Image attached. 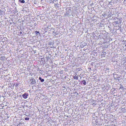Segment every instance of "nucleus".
I'll return each instance as SVG.
<instances>
[{
	"mask_svg": "<svg viewBox=\"0 0 126 126\" xmlns=\"http://www.w3.org/2000/svg\"><path fill=\"white\" fill-rule=\"evenodd\" d=\"M30 84L32 85H35L36 83V80L33 77H31L30 79Z\"/></svg>",
	"mask_w": 126,
	"mask_h": 126,
	"instance_id": "nucleus-1",
	"label": "nucleus"
},
{
	"mask_svg": "<svg viewBox=\"0 0 126 126\" xmlns=\"http://www.w3.org/2000/svg\"><path fill=\"white\" fill-rule=\"evenodd\" d=\"M71 12V9H69L64 14V16L65 17L69 16L70 15V14Z\"/></svg>",
	"mask_w": 126,
	"mask_h": 126,
	"instance_id": "nucleus-2",
	"label": "nucleus"
},
{
	"mask_svg": "<svg viewBox=\"0 0 126 126\" xmlns=\"http://www.w3.org/2000/svg\"><path fill=\"white\" fill-rule=\"evenodd\" d=\"M113 75L114 79L116 80H119V79L120 77V76L119 75L114 74V73L113 74Z\"/></svg>",
	"mask_w": 126,
	"mask_h": 126,
	"instance_id": "nucleus-3",
	"label": "nucleus"
},
{
	"mask_svg": "<svg viewBox=\"0 0 126 126\" xmlns=\"http://www.w3.org/2000/svg\"><path fill=\"white\" fill-rule=\"evenodd\" d=\"M92 34L93 36V38L94 39H98V37L97 35H96V32H94L92 33Z\"/></svg>",
	"mask_w": 126,
	"mask_h": 126,
	"instance_id": "nucleus-4",
	"label": "nucleus"
},
{
	"mask_svg": "<svg viewBox=\"0 0 126 126\" xmlns=\"http://www.w3.org/2000/svg\"><path fill=\"white\" fill-rule=\"evenodd\" d=\"M28 94L27 93H25L22 95V97L24 99H26L27 98V96Z\"/></svg>",
	"mask_w": 126,
	"mask_h": 126,
	"instance_id": "nucleus-5",
	"label": "nucleus"
},
{
	"mask_svg": "<svg viewBox=\"0 0 126 126\" xmlns=\"http://www.w3.org/2000/svg\"><path fill=\"white\" fill-rule=\"evenodd\" d=\"M87 45V43H81L80 45V47L81 48H83L85 46H86Z\"/></svg>",
	"mask_w": 126,
	"mask_h": 126,
	"instance_id": "nucleus-6",
	"label": "nucleus"
},
{
	"mask_svg": "<svg viewBox=\"0 0 126 126\" xmlns=\"http://www.w3.org/2000/svg\"><path fill=\"white\" fill-rule=\"evenodd\" d=\"M103 35V34L101 33L99 35L98 37V39H102V38H104V37Z\"/></svg>",
	"mask_w": 126,
	"mask_h": 126,
	"instance_id": "nucleus-7",
	"label": "nucleus"
},
{
	"mask_svg": "<svg viewBox=\"0 0 126 126\" xmlns=\"http://www.w3.org/2000/svg\"><path fill=\"white\" fill-rule=\"evenodd\" d=\"M19 4V5L20 4V3H24L25 2V1L24 0H18Z\"/></svg>",
	"mask_w": 126,
	"mask_h": 126,
	"instance_id": "nucleus-8",
	"label": "nucleus"
},
{
	"mask_svg": "<svg viewBox=\"0 0 126 126\" xmlns=\"http://www.w3.org/2000/svg\"><path fill=\"white\" fill-rule=\"evenodd\" d=\"M125 89V88L122 85L120 86V87L119 88V89H121L122 91H123Z\"/></svg>",
	"mask_w": 126,
	"mask_h": 126,
	"instance_id": "nucleus-9",
	"label": "nucleus"
},
{
	"mask_svg": "<svg viewBox=\"0 0 126 126\" xmlns=\"http://www.w3.org/2000/svg\"><path fill=\"white\" fill-rule=\"evenodd\" d=\"M39 79L40 80L41 82H43L44 81V79H42L41 77H39Z\"/></svg>",
	"mask_w": 126,
	"mask_h": 126,
	"instance_id": "nucleus-10",
	"label": "nucleus"
},
{
	"mask_svg": "<svg viewBox=\"0 0 126 126\" xmlns=\"http://www.w3.org/2000/svg\"><path fill=\"white\" fill-rule=\"evenodd\" d=\"M81 83H83L84 85L86 84V82L85 80H83L81 81Z\"/></svg>",
	"mask_w": 126,
	"mask_h": 126,
	"instance_id": "nucleus-11",
	"label": "nucleus"
},
{
	"mask_svg": "<svg viewBox=\"0 0 126 126\" xmlns=\"http://www.w3.org/2000/svg\"><path fill=\"white\" fill-rule=\"evenodd\" d=\"M125 108H122L121 109V110L123 111V113H125L126 112V110L125 109Z\"/></svg>",
	"mask_w": 126,
	"mask_h": 126,
	"instance_id": "nucleus-12",
	"label": "nucleus"
},
{
	"mask_svg": "<svg viewBox=\"0 0 126 126\" xmlns=\"http://www.w3.org/2000/svg\"><path fill=\"white\" fill-rule=\"evenodd\" d=\"M35 33L36 35H38V34H39V35L40 34V33L39 31H35Z\"/></svg>",
	"mask_w": 126,
	"mask_h": 126,
	"instance_id": "nucleus-13",
	"label": "nucleus"
},
{
	"mask_svg": "<svg viewBox=\"0 0 126 126\" xmlns=\"http://www.w3.org/2000/svg\"><path fill=\"white\" fill-rule=\"evenodd\" d=\"M73 78L74 79H75L76 80H78V76H74Z\"/></svg>",
	"mask_w": 126,
	"mask_h": 126,
	"instance_id": "nucleus-14",
	"label": "nucleus"
},
{
	"mask_svg": "<svg viewBox=\"0 0 126 126\" xmlns=\"http://www.w3.org/2000/svg\"><path fill=\"white\" fill-rule=\"evenodd\" d=\"M50 3H54L55 0H49Z\"/></svg>",
	"mask_w": 126,
	"mask_h": 126,
	"instance_id": "nucleus-15",
	"label": "nucleus"
},
{
	"mask_svg": "<svg viewBox=\"0 0 126 126\" xmlns=\"http://www.w3.org/2000/svg\"><path fill=\"white\" fill-rule=\"evenodd\" d=\"M103 26V24L100 23V24L99 28H100V27H101Z\"/></svg>",
	"mask_w": 126,
	"mask_h": 126,
	"instance_id": "nucleus-16",
	"label": "nucleus"
},
{
	"mask_svg": "<svg viewBox=\"0 0 126 126\" xmlns=\"http://www.w3.org/2000/svg\"><path fill=\"white\" fill-rule=\"evenodd\" d=\"M29 118L28 117H26L25 118V120H29Z\"/></svg>",
	"mask_w": 126,
	"mask_h": 126,
	"instance_id": "nucleus-17",
	"label": "nucleus"
},
{
	"mask_svg": "<svg viewBox=\"0 0 126 126\" xmlns=\"http://www.w3.org/2000/svg\"><path fill=\"white\" fill-rule=\"evenodd\" d=\"M115 23L116 24H118L119 23V22L118 21L115 22Z\"/></svg>",
	"mask_w": 126,
	"mask_h": 126,
	"instance_id": "nucleus-18",
	"label": "nucleus"
},
{
	"mask_svg": "<svg viewBox=\"0 0 126 126\" xmlns=\"http://www.w3.org/2000/svg\"><path fill=\"white\" fill-rule=\"evenodd\" d=\"M19 85V84L18 83H16V87H17Z\"/></svg>",
	"mask_w": 126,
	"mask_h": 126,
	"instance_id": "nucleus-19",
	"label": "nucleus"
},
{
	"mask_svg": "<svg viewBox=\"0 0 126 126\" xmlns=\"http://www.w3.org/2000/svg\"><path fill=\"white\" fill-rule=\"evenodd\" d=\"M14 10L15 11H16V7H15V8L14 9Z\"/></svg>",
	"mask_w": 126,
	"mask_h": 126,
	"instance_id": "nucleus-20",
	"label": "nucleus"
},
{
	"mask_svg": "<svg viewBox=\"0 0 126 126\" xmlns=\"http://www.w3.org/2000/svg\"><path fill=\"white\" fill-rule=\"evenodd\" d=\"M104 53H105V52H103L102 53V54L103 55V54H104Z\"/></svg>",
	"mask_w": 126,
	"mask_h": 126,
	"instance_id": "nucleus-21",
	"label": "nucleus"
},
{
	"mask_svg": "<svg viewBox=\"0 0 126 126\" xmlns=\"http://www.w3.org/2000/svg\"><path fill=\"white\" fill-rule=\"evenodd\" d=\"M80 68H78L77 69V70L78 71H80Z\"/></svg>",
	"mask_w": 126,
	"mask_h": 126,
	"instance_id": "nucleus-22",
	"label": "nucleus"
},
{
	"mask_svg": "<svg viewBox=\"0 0 126 126\" xmlns=\"http://www.w3.org/2000/svg\"><path fill=\"white\" fill-rule=\"evenodd\" d=\"M96 125H98V123L97 122L96 123Z\"/></svg>",
	"mask_w": 126,
	"mask_h": 126,
	"instance_id": "nucleus-23",
	"label": "nucleus"
},
{
	"mask_svg": "<svg viewBox=\"0 0 126 126\" xmlns=\"http://www.w3.org/2000/svg\"><path fill=\"white\" fill-rule=\"evenodd\" d=\"M126 1V0H124V1Z\"/></svg>",
	"mask_w": 126,
	"mask_h": 126,
	"instance_id": "nucleus-24",
	"label": "nucleus"
},
{
	"mask_svg": "<svg viewBox=\"0 0 126 126\" xmlns=\"http://www.w3.org/2000/svg\"><path fill=\"white\" fill-rule=\"evenodd\" d=\"M55 33L54 32H53V33Z\"/></svg>",
	"mask_w": 126,
	"mask_h": 126,
	"instance_id": "nucleus-25",
	"label": "nucleus"
},
{
	"mask_svg": "<svg viewBox=\"0 0 126 126\" xmlns=\"http://www.w3.org/2000/svg\"><path fill=\"white\" fill-rule=\"evenodd\" d=\"M89 69H91V68H89Z\"/></svg>",
	"mask_w": 126,
	"mask_h": 126,
	"instance_id": "nucleus-26",
	"label": "nucleus"
},
{
	"mask_svg": "<svg viewBox=\"0 0 126 126\" xmlns=\"http://www.w3.org/2000/svg\"><path fill=\"white\" fill-rule=\"evenodd\" d=\"M114 90H113V92H114Z\"/></svg>",
	"mask_w": 126,
	"mask_h": 126,
	"instance_id": "nucleus-27",
	"label": "nucleus"
},
{
	"mask_svg": "<svg viewBox=\"0 0 126 126\" xmlns=\"http://www.w3.org/2000/svg\"><path fill=\"white\" fill-rule=\"evenodd\" d=\"M125 48L126 49V48Z\"/></svg>",
	"mask_w": 126,
	"mask_h": 126,
	"instance_id": "nucleus-28",
	"label": "nucleus"
}]
</instances>
